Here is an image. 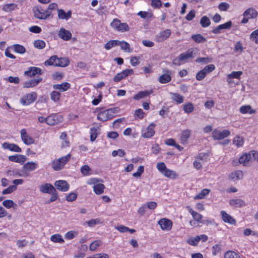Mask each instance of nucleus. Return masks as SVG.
Segmentation results:
<instances>
[{
    "label": "nucleus",
    "instance_id": "nucleus-1",
    "mask_svg": "<svg viewBox=\"0 0 258 258\" xmlns=\"http://www.w3.org/2000/svg\"><path fill=\"white\" fill-rule=\"evenodd\" d=\"M70 63V61L67 57L58 58L56 55H53L48 60L45 61V66H54L57 67H65Z\"/></svg>",
    "mask_w": 258,
    "mask_h": 258
},
{
    "label": "nucleus",
    "instance_id": "nucleus-2",
    "mask_svg": "<svg viewBox=\"0 0 258 258\" xmlns=\"http://www.w3.org/2000/svg\"><path fill=\"white\" fill-rule=\"evenodd\" d=\"M118 107L112 108L99 112L97 118L100 121H105L114 117L119 111Z\"/></svg>",
    "mask_w": 258,
    "mask_h": 258
},
{
    "label": "nucleus",
    "instance_id": "nucleus-3",
    "mask_svg": "<svg viewBox=\"0 0 258 258\" xmlns=\"http://www.w3.org/2000/svg\"><path fill=\"white\" fill-rule=\"evenodd\" d=\"M157 168L159 172L166 177L171 179H175L178 176L174 171L168 169L164 162H161L158 163L157 164Z\"/></svg>",
    "mask_w": 258,
    "mask_h": 258
},
{
    "label": "nucleus",
    "instance_id": "nucleus-4",
    "mask_svg": "<svg viewBox=\"0 0 258 258\" xmlns=\"http://www.w3.org/2000/svg\"><path fill=\"white\" fill-rule=\"evenodd\" d=\"M71 156V154H68L59 159L54 160L52 163V168L55 171L62 169L64 165L70 160Z\"/></svg>",
    "mask_w": 258,
    "mask_h": 258
},
{
    "label": "nucleus",
    "instance_id": "nucleus-5",
    "mask_svg": "<svg viewBox=\"0 0 258 258\" xmlns=\"http://www.w3.org/2000/svg\"><path fill=\"white\" fill-rule=\"evenodd\" d=\"M198 49L196 48L188 49L185 52L181 53L178 57L180 62L186 61L188 59L192 58L198 53Z\"/></svg>",
    "mask_w": 258,
    "mask_h": 258
},
{
    "label": "nucleus",
    "instance_id": "nucleus-6",
    "mask_svg": "<svg viewBox=\"0 0 258 258\" xmlns=\"http://www.w3.org/2000/svg\"><path fill=\"white\" fill-rule=\"evenodd\" d=\"M111 26L119 32H126L129 30L128 25L126 23H121L118 19H114L110 24Z\"/></svg>",
    "mask_w": 258,
    "mask_h": 258
},
{
    "label": "nucleus",
    "instance_id": "nucleus-7",
    "mask_svg": "<svg viewBox=\"0 0 258 258\" xmlns=\"http://www.w3.org/2000/svg\"><path fill=\"white\" fill-rule=\"evenodd\" d=\"M37 94L36 92L26 94L20 100V102L23 105H28L34 102L37 99Z\"/></svg>",
    "mask_w": 258,
    "mask_h": 258
},
{
    "label": "nucleus",
    "instance_id": "nucleus-8",
    "mask_svg": "<svg viewBox=\"0 0 258 258\" xmlns=\"http://www.w3.org/2000/svg\"><path fill=\"white\" fill-rule=\"evenodd\" d=\"M212 137L215 140H220L229 136L230 132L227 130L220 131L215 129L212 132Z\"/></svg>",
    "mask_w": 258,
    "mask_h": 258
},
{
    "label": "nucleus",
    "instance_id": "nucleus-9",
    "mask_svg": "<svg viewBox=\"0 0 258 258\" xmlns=\"http://www.w3.org/2000/svg\"><path fill=\"white\" fill-rule=\"evenodd\" d=\"M155 124L154 123H150L145 129L143 130L142 132V136L145 138H150L155 134L154 128Z\"/></svg>",
    "mask_w": 258,
    "mask_h": 258
},
{
    "label": "nucleus",
    "instance_id": "nucleus-10",
    "mask_svg": "<svg viewBox=\"0 0 258 258\" xmlns=\"http://www.w3.org/2000/svg\"><path fill=\"white\" fill-rule=\"evenodd\" d=\"M62 116L56 114H52L47 117L46 123L49 125H54L62 121Z\"/></svg>",
    "mask_w": 258,
    "mask_h": 258
},
{
    "label": "nucleus",
    "instance_id": "nucleus-11",
    "mask_svg": "<svg viewBox=\"0 0 258 258\" xmlns=\"http://www.w3.org/2000/svg\"><path fill=\"white\" fill-rule=\"evenodd\" d=\"M171 35V30L166 29L163 31L160 32L155 37V40L158 42H163L166 40Z\"/></svg>",
    "mask_w": 258,
    "mask_h": 258
},
{
    "label": "nucleus",
    "instance_id": "nucleus-12",
    "mask_svg": "<svg viewBox=\"0 0 258 258\" xmlns=\"http://www.w3.org/2000/svg\"><path fill=\"white\" fill-rule=\"evenodd\" d=\"M51 14V12L48 10L43 11L42 9L40 10L37 9V10L34 11L35 17L39 19H46L49 17Z\"/></svg>",
    "mask_w": 258,
    "mask_h": 258
},
{
    "label": "nucleus",
    "instance_id": "nucleus-13",
    "mask_svg": "<svg viewBox=\"0 0 258 258\" xmlns=\"http://www.w3.org/2000/svg\"><path fill=\"white\" fill-rule=\"evenodd\" d=\"M158 223L163 230H169L171 229L172 226V221L166 218L160 219Z\"/></svg>",
    "mask_w": 258,
    "mask_h": 258
},
{
    "label": "nucleus",
    "instance_id": "nucleus-14",
    "mask_svg": "<svg viewBox=\"0 0 258 258\" xmlns=\"http://www.w3.org/2000/svg\"><path fill=\"white\" fill-rule=\"evenodd\" d=\"M21 137L26 145H30L34 143V140L27 134L25 129L21 131Z\"/></svg>",
    "mask_w": 258,
    "mask_h": 258
},
{
    "label": "nucleus",
    "instance_id": "nucleus-15",
    "mask_svg": "<svg viewBox=\"0 0 258 258\" xmlns=\"http://www.w3.org/2000/svg\"><path fill=\"white\" fill-rule=\"evenodd\" d=\"M42 73V70L40 68L31 67L28 68V70L24 72V74L30 77H33L36 75H41Z\"/></svg>",
    "mask_w": 258,
    "mask_h": 258
},
{
    "label": "nucleus",
    "instance_id": "nucleus-16",
    "mask_svg": "<svg viewBox=\"0 0 258 258\" xmlns=\"http://www.w3.org/2000/svg\"><path fill=\"white\" fill-rule=\"evenodd\" d=\"M56 188L61 191H67L69 190L70 185L65 180H57L54 183Z\"/></svg>",
    "mask_w": 258,
    "mask_h": 258
},
{
    "label": "nucleus",
    "instance_id": "nucleus-17",
    "mask_svg": "<svg viewBox=\"0 0 258 258\" xmlns=\"http://www.w3.org/2000/svg\"><path fill=\"white\" fill-rule=\"evenodd\" d=\"M38 167V163L34 162H28L23 166L24 174L26 172H31L35 170Z\"/></svg>",
    "mask_w": 258,
    "mask_h": 258
},
{
    "label": "nucleus",
    "instance_id": "nucleus-18",
    "mask_svg": "<svg viewBox=\"0 0 258 258\" xmlns=\"http://www.w3.org/2000/svg\"><path fill=\"white\" fill-rule=\"evenodd\" d=\"M186 208L192 215V218L196 221L199 223L205 224L204 221H202L203 216L201 214L194 211L189 206H186Z\"/></svg>",
    "mask_w": 258,
    "mask_h": 258
},
{
    "label": "nucleus",
    "instance_id": "nucleus-19",
    "mask_svg": "<svg viewBox=\"0 0 258 258\" xmlns=\"http://www.w3.org/2000/svg\"><path fill=\"white\" fill-rule=\"evenodd\" d=\"M166 72V73L161 75L158 79V81L161 84L167 83L171 80V71L167 70Z\"/></svg>",
    "mask_w": 258,
    "mask_h": 258
},
{
    "label": "nucleus",
    "instance_id": "nucleus-20",
    "mask_svg": "<svg viewBox=\"0 0 258 258\" xmlns=\"http://www.w3.org/2000/svg\"><path fill=\"white\" fill-rule=\"evenodd\" d=\"M232 25V22L231 21H229L223 24H221L217 26L212 30V32L216 34H219L222 29H229L231 27Z\"/></svg>",
    "mask_w": 258,
    "mask_h": 258
},
{
    "label": "nucleus",
    "instance_id": "nucleus-21",
    "mask_svg": "<svg viewBox=\"0 0 258 258\" xmlns=\"http://www.w3.org/2000/svg\"><path fill=\"white\" fill-rule=\"evenodd\" d=\"M2 146L5 149H8L11 151L16 152H21L22 151L21 149L16 144L5 142L3 144Z\"/></svg>",
    "mask_w": 258,
    "mask_h": 258
},
{
    "label": "nucleus",
    "instance_id": "nucleus-22",
    "mask_svg": "<svg viewBox=\"0 0 258 258\" xmlns=\"http://www.w3.org/2000/svg\"><path fill=\"white\" fill-rule=\"evenodd\" d=\"M58 36L63 40L67 41L72 38V33L63 28H61L58 32Z\"/></svg>",
    "mask_w": 258,
    "mask_h": 258
},
{
    "label": "nucleus",
    "instance_id": "nucleus-23",
    "mask_svg": "<svg viewBox=\"0 0 258 258\" xmlns=\"http://www.w3.org/2000/svg\"><path fill=\"white\" fill-rule=\"evenodd\" d=\"M40 190L43 193L51 194L55 191V188L49 183H45L40 186Z\"/></svg>",
    "mask_w": 258,
    "mask_h": 258
},
{
    "label": "nucleus",
    "instance_id": "nucleus-24",
    "mask_svg": "<svg viewBox=\"0 0 258 258\" xmlns=\"http://www.w3.org/2000/svg\"><path fill=\"white\" fill-rule=\"evenodd\" d=\"M221 215L222 216V220L225 222L231 225H234L236 223L235 220L224 211H221Z\"/></svg>",
    "mask_w": 258,
    "mask_h": 258
},
{
    "label": "nucleus",
    "instance_id": "nucleus-25",
    "mask_svg": "<svg viewBox=\"0 0 258 258\" xmlns=\"http://www.w3.org/2000/svg\"><path fill=\"white\" fill-rule=\"evenodd\" d=\"M42 81V78L39 77L37 79H32L27 81H26L24 83L23 87L24 88H30L33 87L37 86L39 83Z\"/></svg>",
    "mask_w": 258,
    "mask_h": 258
},
{
    "label": "nucleus",
    "instance_id": "nucleus-26",
    "mask_svg": "<svg viewBox=\"0 0 258 258\" xmlns=\"http://www.w3.org/2000/svg\"><path fill=\"white\" fill-rule=\"evenodd\" d=\"M54 90H58L60 92H64L69 89L71 87V84L67 82H63L60 84H54L52 86Z\"/></svg>",
    "mask_w": 258,
    "mask_h": 258
},
{
    "label": "nucleus",
    "instance_id": "nucleus-27",
    "mask_svg": "<svg viewBox=\"0 0 258 258\" xmlns=\"http://www.w3.org/2000/svg\"><path fill=\"white\" fill-rule=\"evenodd\" d=\"M9 159L12 162L23 164L26 160V157L25 156L22 155H15L10 156L9 157Z\"/></svg>",
    "mask_w": 258,
    "mask_h": 258
},
{
    "label": "nucleus",
    "instance_id": "nucleus-28",
    "mask_svg": "<svg viewBox=\"0 0 258 258\" xmlns=\"http://www.w3.org/2000/svg\"><path fill=\"white\" fill-rule=\"evenodd\" d=\"M252 153L249 152L248 153H244L239 158V162L240 164H243L244 165H247L251 159Z\"/></svg>",
    "mask_w": 258,
    "mask_h": 258
},
{
    "label": "nucleus",
    "instance_id": "nucleus-29",
    "mask_svg": "<svg viewBox=\"0 0 258 258\" xmlns=\"http://www.w3.org/2000/svg\"><path fill=\"white\" fill-rule=\"evenodd\" d=\"M243 16L247 17L249 19H254L257 16V12L253 8H249L244 12Z\"/></svg>",
    "mask_w": 258,
    "mask_h": 258
},
{
    "label": "nucleus",
    "instance_id": "nucleus-30",
    "mask_svg": "<svg viewBox=\"0 0 258 258\" xmlns=\"http://www.w3.org/2000/svg\"><path fill=\"white\" fill-rule=\"evenodd\" d=\"M57 12L58 17L59 19L68 20L72 16L71 11H69L67 13H66L62 9H57Z\"/></svg>",
    "mask_w": 258,
    "mask_h": 258
},
{
    "label": "nucleus",
    "instance_id": "nucleus-31",
    "mask_svg": "<svg viewBox=\"0 0 258 258\" xmlns=\"http://www.w3.org/2000/svg\"><path fill=\"white\" fill-rule=\"evenodd\" d=\"M152 93V90H150L149 91H140L138 92L137 94L134 95L133 98L135 100H138L144 98L147 96H148Z\"/></svg>",
    "mask_w": 258,
    "mask_h": 258
},
{
    "label": "nucleus",
    "instance_id": "nucleus-32",
    "mask_svg": "<svg viewBox=\"0 0 258 258\" xmlns=\"http://www.w3.org/2000/svg\"><path fill=\"white\" fill-rule=\"evenodd\" d=\"M243 174L242 171L237 170L230 174L229 178L233 181H236L241 179L243 177Z\"/></svg>",
    "mask_w": 258,
    "mask_h": 258
},
{
    "label": "nucleus",
    "instance_id": "nucleus-33",
    "mask_svg": "<svg viewBox=\"0 0 258 258\" xmlns=\"http://www.w3.org/2000/svg\"><path fill=\"white\" fill-rule=\"evenodd\" d=\"M229 204L231 206L235 207H242L245 206L244 202L239 199H232L229 201Z\"/></svg>",
    "mask_w": 258,
    "mask_h": 258
},
{
    "label": "nucleus",
    "instance_id": "nucleus-34",
    "mask_svg": "<svg viewBox=\"0 0 258 258\" xmlns=\"http://www.w3.org/2000/svg\"><path fill=\"white\" fill-rule=\"evenodd\" d=\"M93 191L96 195H101L104 192L105 185L102 183H97L93 186Z\"/></svg>",
    "mask_w": 258,
    "mask_h": 258
},
{
    "label": "nucleus",
    "instance_id": "nucleus-35",
    "mask_svg": "<svg viewBox=\"0 0 258 258\" xmlns=\"http://www.w3.org/2000/svg\"><path fill=\"white\" fill-rule=\"evenodd\" d=\"M190 135V131L188 129H186L182 131L180 139L181 143L183 144H185L188 139L189 138Z\"/></svg>",
    "mask_w": 258,
    "mask_h": 258
},
{
    "label": "nucleus",
    "instance_id": "nucleus-36",
    "mask_svg": "<svg viewBox=\"0 0 258 258\" xmlns=\"http://www.w3.org/2000/svg\"><path fill=\"white\" fill-rule=\"evenodd\" d=\"M242 74L241 71H233L231 74L227 75V82L228 83H230L231 81L229 80L231 79H240L241 75Z\"/></svg>",
    "mask_w": 258,
    "mask_h": 258
},
{
    "label": "nucleus",
    "instance_id": "nucleus-37",
    "mask_svg": "<svg viewBox=\"0 0 258 258\" xmlns=\"http://www.w3.org/2000/svg\"><path fill=\"white\" fill-rule=\"evenodd\" d=\"M239 111L242 114L249 113L252 114L255 112L250 105H243L239 108Z\"/></svg>",
    "mask_w": 258,
    "mask_h": 258
},
{
    "label": "nucleus",
    "instance_id": "nucleus-38",
    "mask_svg": "<svg viewBox=\"0 0 258 258\" xmlns=\"http://www.w3.org/2000/svg\"><path fill=\"white\" fill-rule=\"evenodd\" d=\"M172 99L178 104L183 102L184 98L182 96L176 93H170Z\"/></svg>",
    "mask_w": 258,
    "mask_h": 258
},
{
    "label": "nucleus",
    "instance_id": "nucleus-39",
    "mask_svg": "<svg viewBox=\"0 0 258 258\" xmlns=\"http://www.w3.org/2000/svg\"><path fill=\"white\" fill-rule=\"evenodd\" d=\"M244 143V139L242 137L237 136L235 137L233 140V144L235 145L237 148L243 146Z\"/></svg>",
    "mask_w": 258,
    "mask_h": 258
},
{
    "label": "nucleus",
    "instance_id": "nucleus-40",
    "mask_svg": "<svg viewBox=\"0 0 258 258\" xmlns=\"http://www.w3.org/2000/svg\"><path fill=\"white\" fill-rule=\"evenodd\" d=\"M119 43L120 41L118 40H110L105 44L104 47L106 49L109 50L114 46L119 45Z\"/></svg>",
    "mask_w": 258,
    "mask_h": 258
},
{
    "label": "nucleus",
    "instance_id": "nucleus-41",
    "mask_svg": "<svg viewBox=\"0 0 258 258\" xmlns=\"http://www.w3.org/2000/svg\"><path fill=\"white\" fill-rule=\"evenodd\" d=\"M50 240L55 243H63L64 242V240L61 235L59 234H55L51 235L50 237Z\"/></svg>",
    "mask_w": 258,
    "mask_h": 258
},
{
    "label": "nucleus",
    "instance_id": "nucleus-42",
    "mask_svg": "<svg viewBox=\"0 0 258 258\" xmlns=\"http://www.w3.org/2000/svg\"><path fill=\"white\" fill-rule=\"evenodd\" d=\"M15 52L20 54H23L26 52L25 48L20 44H14L12 46Z\"/></svg>",
    "mask_w": 258,
    "mask_h": 258
},
{
    "label": "nucleus",
    "instance_id": "nucleus-43",
    "mask_svg": "<svg viewBox=\"0 0 258 258\" xmlns=\"http://www.w3.org/2000/svg\"><path fill=\"white\" fill-rule=\"evenodd\" d=\"M50 96L51 99L56 102L59 100L61 94L56 91H53L50 93Z\"/></svg>",
    "mask_w": 258,
    "mask_h": 258
},
{
    "label": "nucleus",
    "instance_id": "nucleus-44",
    "mask_svg": "<svg viewBox=\"0 0 258 258\" xmlns=\"http://www.w3.org/2000/svg\"><path fill=\"white\" fill-rule=\"evenodd\" d=\"M191 38L197 43H202L206 41V39L200 34L192 35Z\"/></svg>",
    "mask_w": 258,
    "mask_h": 258
},
{
    "label": "nucleus",
    "instance_id": "nucleus-45",
    "mask_svg": "<svg viewBox=\"0 0 258 258\" xmlns=\"http://www.w3.org/2000/svg\"><path fill=\"white\" fill-rule=\"evenodd\" d=\"M203 155H202L201 154H200L197 157V160L196 161H195L194 163H193L194 167L195 168H196L197 169H198V170L200 169L202 167V162H200V161H199L198 160H203Z\"/></svg>",
    "mask_w": 258,
    "mask_h": 258
},
{
    "label": "nucleus",
    "instance_id": "nucleus-46",
    "mask_svg": "<svg viewBox=\"0 0 258 258\" xmlns=\"http://www.w3.org/2000/svg\"><path fill=\"white\" fill-rule=\"evenodd\" d=\"M200 23L201 26L204 28L207 27L211 24L210 20L207 16L203 17L201 19Z\"/></svg>",
    "mask_w": 258,
    "mask_h": 258
},
{
    "label": "nucleus",
    "instance_id": "nucleus-47",
    "mask_svg": "<svg viewBox=\"0 0 258 258\" xmlns=\"http://www.w3.org/2000/svg\"><path fill=\"white\" fill-rule=\"evenodd\" d=\"M119 45L120 46L121 49L125 52H131L132 51L130 44L125 41H120Z\"/></svg>",
    "mask_w": 258,
    "mask_h": 258
},
{
    "label": "nucleus",
    "instance_id": "nucleus-48",
    "mask_svg": "<svg viewBox=\"0 0 258 258\" xmlns=\"http://www.w3.org/2000/svg\"><path fill=\"white\" fill-rule=\"evenodd\" d=\"M34 46L35 48L42 49L45 46V42L42 40H37L34 42Z\"/></svg>",
    "mask_w": 258,
    "mask_h": 258
},
{
    "label": "nucleus",
    "instance_id": "nucleus-49",
    "mask_svg": "<svg viewBox=\"0 0 258 258\" xmlns=\"http://www.w3.org/2000/svg\"><path fill=\"white\" fill-rule=\"evenodd\" d=\"M91 169L88 165H83L81 169L82 174L84 176H87L91 174Z\"/></svg>",
    "mask_w": 258,
    "mask_h": 258
},
{
    "label": "nucleus",
    "instance_id": "nucleus-50",
    "mask_svg": "<svg viewBox=\"0 0 258 258\" xmlns=\"http://www.w3.org/2000/svg\"><path fill=\"white\" fill-rule=\"evenodd\" d=\"M210 192V190L208 189H203L200 193L196 196L194 198L195 199H204L205 196H207L209 194Z\"/></svg>",
    "mask_w": 258,
    "mask_h": 258
},
{
    "label": "nucleus",
    "instance_id": "nucleus-51",
    "mask_svg": "<svg viewBox=\"0 0 258 258\" xmlns=\"http://www.w3.org/2000/svg\"><path fill=\"white\" fill-rule=\"evenodd\" d=\"M7 174L8 175H10V176H24L28 175H25L24 173H21L18 170H8V171H7Z\"/></svg>",
    "mask_w": 258,
    "mask_h": 258
},
{
    "label": "nucleus",
    "instance_id": "nucleus-52",
    "mask_svg": "<svg viewBox=\"0 0 258 258\" xmlns=\"http://www.w3.org/2000/svg\"><path fill=\"white\" fill-rule=\"evenodd\" d=\"M250 39L255 44H258V29L253 31L250 35Z\"/></svg>",
    "mask_w": 258,
    "mask_h": 258
},
{
    "label": "nucleus",
    "instance_id": "nucleus-53",
    "mask_svg": "<svg viewBox=\"0 0 258 258\" xmlns=\"http://www.w3.org/2000/svg\"><path fill=\"white\" fill-rule=\"evenodd\" d=\"M194 109V106L192 103H189L187 104H185L183 106V110L186 113H190L193 111Z\"/></svg>",
    "mask_w": 258,
    "mask_h": 258
},
{
    "label": "nucleus",
    "instance_id": "nucleus-54",
    "mask_svg": "<svg viewBox=\"0 0 258 258\" xmlns=\"http://www.w3.org/2000/svg\"><path fill=\"white\" fill-rule=\"evenodd\" d=\"M101 243V241L99 240L93 241L90 245V250L91 251L95 250L100 246Z\"/></svg>",
    "mask_w": 258,
    "mask_h": 258
},
{
    "label": "nucleus",
    "instance_id": "nucleus-55",
    "mask_svg": "<svg viewBox=\"0 0 258 258\" xmlns=\"http://www.w3.org/2000/svg\"><path fill=\"white\" fill-rule=\"evenodd\" d=\"M224 258H240V256L235 252L229 251L225 253Z\"/></svg>",
    "mask_w": 258,
    "mask_h": 258
},
{
    "label": "nucleus",
    "instance_id": "nucleus-56",
    "mask_svg": "<svg viewBox=\"0 0 258 258\" xmlns=\"http://www.w3.org/2000/svg\"><path fill=\"white\" fill-rule=\"evenodd\" d=\"M144 171V167L143 166H140L137 170V171L133 174V176L135 177L139 178Z\"/></svg>",
    "mask_w": 258,
    "mask_h": 258
},
{
    "label": "nucleus",
    "instance_id": "nucleus-57",
    "mask_svg": "<svg viewBox=\"0 0 258 258\" xmlns=\"http://www.w3.org/2000/svg\"><path fill=\"white\" fill-rule=\"evenodd\" d=\"M16 7V6L15 4H9L4 5L3 8V10L6 12H10L11 11L14 10Z\"/></svg>",
    "mask_w": 258,
    "mask_h": 258
},
{
    "label": "nucleus",
    "instance_id": "nucleus-58",
    "mask_svg": "<svg viewBox=\"0 0 258 258\" xmlns=\"http://www.w3.org/2000/svg\"><path fill=\"white\" fill-rule=\"evenodd\" d=\"M111 155L113 157H116L117 155L119 157H123L125 155V153L123 150L118 149V150L113 151Z\"/></svg>",
    "mask_w": 258,
    "mask_h": 258
},
{
    "label": "nucleus",
    "instance_id": "nucleus-59",
    "mask_svg": "<svg viewBox=\"0 0 258 258\" xmlns=\"http://www.w3.org/2000/svg\"><path fill=\"white\" fill-rule=\"evenodd\" d=\"M17 189L16 185H10L8 188L4 189L2 191L3 195L9 194L15 191Z\"/></svg>",
    "mask_w": 258,
    "mask_h": 258
},
{
    "label": "nucleus",
    "instance_id": "nucleus-60",
    "mask_svg": "<svg viewBox=\"0 0 258 258\" xmlns=\"http://www.w3.org/2000/svg\"><path fill=\"white\" fill-rule=\"evenodd\" d=\"M200 240L201 236H199V235H198L196 236L194 238L189 239L188 240V243L191 245L196 246L198 244Z\"/></svg>",
    "mask_w": 258,
    "mask_h": 258
},
{
    "label": "nucleus",
    "instance_id": "nucleus-61",
    "mask_svg": "<svg viewBox=\"0 0 258 258\" xmlns=\"http://www.w3.org/2000/svg\"><path fill=\"white\" fill-rule=\"evenodd\" d=\"M97 131V130L95 127L91 128L90 133V140L91 142H94L97 138L98 135Z\"/></svg>",
    "mask_w": 258,
    "mask_h": 258
},
{
    "label": "nucleus",
    "instance_id": "nucleus-62",
    "mask_svg": "<svg viewBox=\"0 0 258 258\" xmlns=\"http://www.w3.org/2000/svg\"><path fill=\"white\" fill-rule=\"evenodd\" d=\"M77 235V232L75 231H70L67 232L64 237L67 239H72Z\"/></svg>",
    "mask_w": 258,
    "mask_h": 258
},
{
    "label": "nucleus",
    "instance_id": "nucleus-63",
    "mask_svg": "<svg viewBox=\"0 0 258 258\" xmlns=\"http://www.w3.org/2000/svg\"><path fill=\"white\" fill-rule=\"evenodd\" d=\"M162 5V3L161 0H153L151 4V6L155 9L160 8Z\"/></svg>",
    "mask_w": 258,
    "mask_h": 258
},
{
    "label": "nucleus",
    "instance_id": "nucleus-64",
    "mask_svg": "<svg viewBox=\"0 0 258 258\" xmlns=\"http://www.w3.org/2000/svg\"><path fill=\"white\" fill-rule=\"evenodd\" d=\"M3 205L6 208L10 209L14 206L15 203L12 200H6L3 202Z\"/></svg>",
    "mask_w": 258,
    "mask_h": 258
}]
</instances>
